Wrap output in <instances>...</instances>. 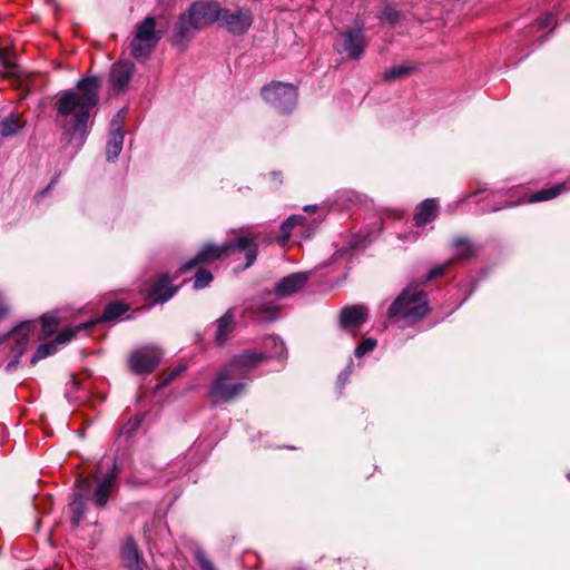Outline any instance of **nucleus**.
Returning <instances> with one entry per match:
<instances>
[{"label": "nucleus", "instance_id": "f257e3e1", "mask_svg": "<svg viewBox=\"0 0 570 570\" xmlns=\"http://www.w3.org/2000/svg\"><path fill=\"white\" fill-rule=\"evenodd\" d=\"M100 81L87 77L78 81L75 90L62 91L57 101V111L65 118L63 127L70 140L81 146L88 132L90 110L98 104Z\"/></svg>", "mask_w": 570, "mask_h": 570}, {"label": "nucleus", "instance_id": "f03ea898", "mask_svg": "<svg viewBox=\"0 0 570 570\" xmlns=\"http://www.w3.org/2000/svg\"><path fill=\"white\" fill-rule=\"evenodd\" d=\"M261 233L246 227L238 230L237 236L234 240H230L222 246L207 244L205 245L197 256L186 263L183 267L184 271L190 269L196 266L198 263H209L214 262L232 250L238 249L246 252V265L245 267H249L254 264L257 256V244L255 240L259 237Z\"/></svg>", "mask_w": 570, "mask_h": 570}, {"label": "nucleus", "instance_id": "7ed1b4c3", "mask_svg": "<svg viewBox=\"0 0 570 570\" xmlns=\"http://www.w3.org/2000/svg\"><path fill=\"white\" fill-rule=\"evenodd\" d=\"M429 313L426 294L417 286H409L394 299L387 317L405 327L422 320Z\"/></svg>", "mask_w": 570, "mask_h": 570}, {"label": "nucleus", "instance_id": "20e7f679", "mask_svg": "<svg viewBox=\"0 0 570 570\" xmlns=\"http://www.w3.org/2000/svg\"><path fill=\"white\" fill-rule=\"evenodd\" d=\"M58 327V318L53 314H45L40 322L29 321L17 326L11 333L8 334L11 351L16 354L8 367H14L19 357L26 351L30 341L42 340L56 332Z\"/></svg>", "mask_w": 570, "mask_h": 570}, {"label": "nucleus", "instance_id": "39448f33", "mask_svg": "<svg viewBox=\"0 0 570 570\" xmlns=\"http://www.w3.org/2000/svg\"><path fill=\"white\" fill-rule=\"evenodd\" d=\"M156 19L146 17L136 26L134 37L129 43L131 56L138 60H146L163 38V31L157 30Z\"/></svg>", "mask_w": 570, "mask_h": 570}, {"label": "nucleus", "instance_id": "423d86ee", "mask_svg": "<svg viewBox=\"0 0 570 570\" xmlns=\"http://www.w3.org/2000/svg\"><path fill=\"white\" fill-rule=\"evenodd\" d=\"M245 389L246 384L224 366L213 382L209 399L215 404L230 402L240 396Z\"/></svg>", "mask_w": 570, "mask_h": 570}, {"label": "nucleus", "instance_id": "0eeeda50", "mask_svg": "<svg viewBox=\"0 0 570 570\" xmlns=\"http://www.w3.org/2000/svg\"><path fill=\"white\" fill-rule=\"evenodd\" d=\"M262 97L281 114H287L296 106L297 88L291 83L276 81L263 87Z\"/></svg>", "mask_w": 570, "mask_h": 570}, {"label": "nucleus", "instance_id": "6e6552de", "mask_svg": "<svg viewBox=\"0 0 570 570\" xmlns=\"http://www.w3.org/2000/svg\"><path fill=\"white\" fill-rule=\"evenodd\" d=\"M161 355V351L155 345L137 348L129 355V368L136 374H148L157 367Z\"/></svg>", "mask_w": 570, "mask_h": 570}, {"label": "nucleus", "instance_id": "1a4fd4ad", "mask_svg": "<svg viewBox=\"0 0 570 570\" xmlns=\"http://www.w3.org/2000/svg\"><path fill=\"white\" fill-rule=\"evenodd\" d=\"M222 7L217 2H195L187 10L189 24L195 30L203 29L214 22L219 24Z\"/></svg>", "mask_w": 570, "mask_h": 570}, {"label": "nucleus", "instance_id": "9d476101", "mask_svg": "<svg viewBox=\"0 0 570 570\" xmlns=\"http://www.w3.org/2000/svg\"><path fill=\"white\" fill-rule=\"evenodd\" d=\"M253 23V13L249 9L222 8L219 26L226 28L233 35H244Z\"/></svg>", "mask_w": 570, "mask_h": 570}, {"label": "nucleus", "instance_id": "9b49d317", "mask_svg": "<svg viewBox=\"0 0 570 570\" xmlns=\"http://www.w3.org/2000/svg\"><path fill=\"white\" fill-rule=\"evenodd\" d=\"M366 47L362 28L348 29L343 32L335 42L338 53H345L348 59L357 60L362 57Z\"/></svg>", "mask_w": 570, "mask_h": 570}, {"label": "nucleus", "instance_id": "f8f14e48", "mask_svg": "<svg viewBox=\"0 0 570 570\" xmlns=\"http://www.w3.org/2000/svg\"><path fill=\"white\" fill-rule=\"evenodd\" d=\"M368 309L364 305H351L340 313V325L343 330L356 334L363 323L367 321Z\"/></svg>", "mask_w": 570, "mask_h": 570}, {"label": "nucleus", "instance_id": "ddd939ff", "mask_svg": "<svg viewBox=\"0 0 570 570\" xmlns=\"http://www.w3.org/2000/svg\"><path fill=\"white\" fill-rule=\"evenodd\" d=\"M266 357L267 356L263 353L257 351H249L233 357L232 361L225 365V367L230 370L233 374L243 380L249 370L255 367Z\"/></svg>", "mask_w": 570, "mask_h": 570}, {"label": "nucleus", "instance_id": "4468645a", "mask_svg": "<svg viewBox=\"0 0 570 570\" xmlns=\"http://www.w3.org/2000/svg\"><path fill=\"white\" fill-rule=\"evenodd\" d=\"M135 71V65L130 61H120L110 70V83L115 91H122L129 83Z\"/></svg>", "mask_w": 570, "mask_h": 570}, {"label": "nucleus", "instance_id": "2eb2a0df", "mask_svg": "<svg viewBox=\"0 0 570 570\" xmlns=\"http://www.w3.org/2000/svg\"><path fill=\"white\" fill-rule=\"evenodd\" d=\"M124 564L130 570H144L145 561L141 557L138 546L132 538H127L120 550Z\"/></svg>", "mask_w": 570, "mask_h": 570}, {"label": "nucleus", "instance_id": "dca6fc26", "mask_svg": "<svg viewBox=\"0 0 570 570\" xmlns=\"http://www.w3.org/2000/svg\"><path fill=\"white\" fill-rule=\"evenodd\" d=\"M307 281V274L295 273L279 281L275 287V293L278 297L291 296L301 289Z\"/></svg>", "mask_w": 570, "mask_h": 570}, {"label": "nucleus", "instance_id": "f3484780", "mask_svg": "<svg viewBox=\"0 0 570 570\" xmlns=\"http://www.w3.org/2000/svg\"><path fill=\"white\" fill-rule=\"evenodd\" d=\"M171 279L168 274L160 276L151 286L148 296L155 303H164L168 301L177 291V287L169 286Z\"/></svg>", "mask_w": 570, "mask_h": 570}, {"label": "nucleus", "instance_id": "a211bd4d", "mask_svg": "<svg viewBox=\"0 0 570 570\" xmlns=\"http://www.w3.org/2000/svg\"><path fill=\"white\" fill-rule=\"evenodd\" d=\"M439 204L434 198H428L420 203L415 209L414 224L415 226H424L434 220L438 216Z\"/></svg>", "mask_w": 570, "mask_h": 570}, {"label": "nucleus", "instance_id": "6ab92c4d", "mask_svg": "<svg viewBox=\"0 0 570 570\" xmlns=\"http://www.w3.org/2000/svg\"><path fill=\"white\" fill-rule=\"evenodd\" d=\"M117 476L116 468L112 469L98 484L92 494V501L97 507H105L108 502L110 492L115 485Z\"/></svg>", "mask_w": 570, "mask_h": 570}, {"label": "nucleus", "instance_id": "aec40b11", "mask_svg": "<svg viewBox=\"0 0 570 570\" xmlns=\"http://www.w3.org/2000/svg\"><path fill=\"white\" fill-rule=\"evenodd\" d=\"M234 330L235 313L233 308H229L222 317L216 321V343L218 345H224Z\"/></svg>", "mask_w": 570, "mask_h": 570}, {"label": "nucleus", "instance_id": "412c9836", "mask_svg": "<svg viewBox=\"0 0 570 570\" xmlns=\"http://www.w3.org/2000/svg\"><path fill=\"white\" fill-rule=\"evenodd\" d=\"M124 134L116 120L111 122V131L106 147L108 160H114L118 157L122 149Z\"/></svg>", "mask_w": 570, "mask_h": 570}, {"label": "nucleus", "instance_id": "4be33fe9", "mask_svg": "<svg viewBox=\"0 0 570 570\" xmlns=\"http://www.w3.org/2000/svg\"><path fill=\"white\" fill-rule=\"evenodd\" d=\"M191 30H195L189 24V14L188 12H184L180 14L173 36V45L175 47H183L186 41H188L191 37Z\"/></svg>", "mask_w": 570, "mask_h": 570}, {"label": "nucleus", "instance_id": "5701e85b", "mask_svg": "<svg viewBox=\"0 0 570 570\" xmlns=\"http://www.w3.org/2000/svg\"><path fill=\"white\" fill-rule=\"evenodd\" d=\"M306 219L303 216L299 215H293L288 217L283 224H282V236L279 238V244L282 246H285L287 240L291 237V233L295 227H303Z\"/></svg>", "mask_w": 570, "mask_h": 570}, {"label": "nucleus", "instance_id": "b1692460", "mask_svg": "<svg viewBox=\"0 0 570 570\" xmlns=\"http://www.w3.org/2000/svg\"><path fill=\"white\" fill-rule=\"evenodd\" d=\"M566 185L564 184H559V185H556L551 188H548V189H542L538 193H534L530 200L531 203H537V202H543V200H549V199H552L554 197H557L558 195H560L563 190H566Z\"/></svg>", "mask_w": 570, "mask_h": 570}, {"label": "nucleus", "instance_id": "393cba45", "mask_svg": "<svg viewBox=\"0 0 570 570\" xmlns=\"http://www.w3.org/2000/svg\"><path fill=\"white\" fill-rule=\"evenodd\" d=\"M21 128V124L18 117L11 115L7 118H4L0 122V134L3 137H9L18 132V130Z\"/></svg>", "mask_w": 570, "mask_h": 570}, {"label": "nucleus", "instance_id": "a878e982", "mask_svg": "<svg viewBox=\"0 0 570 570\" xmlns=\"http://www.w3.org/2000/svg\"><path fill=\"white\" fill-rule=\"evenodd\" d=\"M71 510V521L75 525H78L79 522L83 519L85 511V501L82 497L79 494L75 498V500L70 503Z\"/></svg>", "mask_w": 570, "mask_h": 570}, {"label": "nucleus", "instance_id": "bb28decb", "mask_svg": "<svg viewBox=\"0 0 570 570\" xmlns=\"http://www.w3.org/2000/svg\"><path fill=\"white\" fill-rule=\"evenodd\" d=\"M128 307L124 304H120V303H111L109 304L102 316H101V320L102 321H112V320H116L117 317L121 316L122 314H125L127 312Z\"/></svg>", "mask_w": 570, "mask_h": 570}, {"label": "nucleus", "instance_id": "cd10ccee", "mask_svg": "<svg viewBox=\"0 0 570 570\" xmlns=\"http://www.w3.org/2000/svg\"><path fill=\"white\" fill-rule=\"evenodd\" d=\"M57 345L58 344L56 342L41 344L37 348L35 355L31 357V364H35L38 361L53 354L57 351Z\"/></svg>", "mask_w": 570, "mask_h": 570}, {"label": "nucleus", "instance_id": "c85d7f7f", "mask_svg": "<svg viewBox=\"0 0 570 570\" xmlns=\"http://www.w3.org/2000/svg\"><path fill=\"white\" fill-rule=\"evenodd\" d=\"M0 62L6 69L7 76H13L17 73V65L12 61L11 55L7 49L0 48Z\"/></svg>", "mask_w": 570, "mask_h": 570}, {"label": "nucleus", "instance_id": "c756f323", "mask_svg": "<svg viewBox=\"0 0 570 570\" xmlns=\"http://www.w3.org/2000/svg\"><path fill=\"white\" fill-rule=\"evenodd\" d=\"M212 281H213V275L210 272L205 271V269H199L197 272L195 281H194V288L202 289V288L206 287Z\"/></svg>", "mask_w": 570, "mask_h": 570}, {"label": "nucleus", "instance_id": "7c9ffc66", "mask_svg": "<svg viewBox=\"0 0 570 570\" xmlns=\"http://www.w3.org/2000/svg\"><path fill=\"white\" fill-rule=\"evenodd\" d=\"M85 327H87L86 324H82V325L77 326L75 328H66V330L61 331L58 334V336L56 337L55 342L57 344H65V343L71 341L76 336L77 331H79L81 328H85Z\"/></svg>", "mask_w": 570, "mask_h": 570}, {"label": "nucleus", "instance_id": "2f4dec72", "mask_svg": "<svg viewBox=\"0 0 570 570\" xmlns=\"http://www.w3.org/2000/svg\"><path fill=\"white\" fill-rule=\"evenodd\" d=\"M376 346V340L374 338H366L364 340L361 344H358L355 348V356L356 357H362L363 355H365L367 352H371L375 348Z\"/></svg>", "mask_w": 570, "mask_h": 570}, {"label": "nucleus", "instance_id": "473e14b6", "mask_svg": "<svg viewBox=\"0 0 570 570\" xmlns=\"http://www.w3.org/2000/svg\"><path fill=\"white\" fill-rule=\"evenodd\" d=\"M400 18V12L392 7H386L381 13V21L394 24Z\"/></svg>", "mask_w": 570, "mask_h": 570}, {"label": "nucleus", "instance_id": "72a5a7b5", "mask_svg": "<svg viewBox=\"0 0 570 570\" xmlns=\"http://www.w3.org/2000/svg\"><path fill=\"white\" fill-rule=\"evenodd\" d=\"M409 72V68L400 66L387 70L384 75L385 80H394Z\"/></svg>", "mask_w": 570, "mask_h": 570}, {"label": "nucleus", "instance_id": "f704fd0d", "mask_svg": "<svg viewBox=\"0 0 570 570\" xmlns=\"http://www.w3.org/2000/svg\"><path fill=\"white\" fill-rule=\"evenodd\" d=\"M554 24H556V18L551 13L546 14L543 18H541L539 20L540 29L553 28Z\"/></svg>", "mask_w": 570, "mask_h": 570}, {"label": "nucleus", "instance_id": "c9c22d12", "mask_svg": "<svg viewBox=\"0 0 570 570\" xmlns=\"http://www.w3.org/2000/svg\"><path fill=\"white\" fill-rule=\"evenodd\" d=\"M266 343H272L277 350L274 354H272L271 356H281L284 352V344L283 342L277 338V337H269Z\"/></svg>", "mask_w": 570, "mask_h": 570}, {"label": "nucleus", "instance_id": "e433bc0d", "mask_svg": "<svg viewBox=\"0 0 570 570\" xmlns=\"http://www.w3.org/2000/svg\"><path fill=\"white\" fill-rule=\"evenodd\" d=\"M445 267H446V265H441V266H436V267L432 268L430 271V273L428 274L426 281H432V279L443 275Z\"/></svg>", "mask_w": 570, "mask_h": 570}, {"label": "nucleus", "instance_id": "4c0bfd02", "mask_svg": "<svg viewBox=\"0 0 570 570\" xmlns=\"http://www.w3.org/2000/svg\"><path fill=\"white\" fill-rule=\"evenodd\" d=\"M262 313L266 312V315H262L263 320H274L277 315V309L273 306H268L266 308H262Z\"/></svg>", "mask_w": 570, "mask_h": 570}, {"label": "nucleus", "instance_id": "58836bf2", "mask_svg": "<svg viewBox=\"0 0 570 570\" xmlns=\"http://www.w3.org/2000/svg\"><path fill=\"white\" fill-rule=\"evenodd\" d=\"M185 371V366L180 365L176 367L171 373L168 375V377L165 380L164 384H168L173 380H175L177 376H179Z\"/></svg>", "mask_w": 570, "mask_h": 570}, {"label": "nucleus", "instance_id": "ea45409f", "mask_svg": "<svg viewBox=\"0 0 570 570\" xmlns=\"http://www.w3.org/2000/svg\"><path fill=\"white\" fill-rule=\"evenodd\" d=\"M197 559L204 570H214L212 563L208 560H206L203 553H197Z\"/></svg>", "mask_w": 570, "mask_h": 570}, {"label": "nucleus", "instance_id": "a19ab883", "mask_svg": "<svg viewBox=\"0 0 570 570\" xmlns=\"http://www.w3.org/2000/svg\"><path fill=\"white\" fill-rule=\"evenodd\" d=\"M78 487L81 491H87V489L90 487V481L88 479H82L78 481Z\"/></svg>", "mask_w": 570, "mask_h": 570}, {"label": "nucleus", "instance_id": "79ce46f5", "mask_svg": "<svg viewBox=\"0 0 570 570\" xmlns=\"http://www.w3.org/2000/svg\"><path fill=\"white\" fill-rule=\"evenodd\" d=\"M6 311H7L6 306L2 302V299L0 298V318L4 315Z\"/></svg>", "mask_w": 570, "mask_h": 570}, {"label": "nucleus", "instance_id": "37998d69", "mask_svg": "<svg viewBox=\"0 0 570 570\" xmlns=\"http://www.w3.org/2000/svg\"><path fill=\"white\" fill-rule=\"evenodd\" d=\"M304 209H305L306 212H308V210L315 209V206H306Z\"/></svg>", "mask_w": 570, "mask_h": 570}, {"label": "nucleus", "instance_id": "c03bdc74", "mask_svg": "<svg viewBox=\"0 0 570 570\" xmlns=\"http://www.w3.org/2000/svg\"><path fill=\"white\" fill-rule=\"evenodd\" d=\"M455 245H456V246H461V245H465V243H464V242H461V240H458V242L455 243Z\"/></svg>", "mask_w": 570, "mask_h": 570}]
</instances>
